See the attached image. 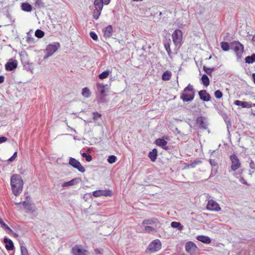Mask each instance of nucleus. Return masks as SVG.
<instances>
[{
  "label": "nucleus",
  "mask_w": 255,
  "mask_h": 255,
  "mask_svg": "<svg viewBox=\"0 0 255 255\" xmlns=\"http://www.w3.org/2000/svg\"><path fill=\"white\" fill-rule=\"evenodd\" d=\"M10 185L13 194L15 196L19 195L23 188V182L20 175L14 174L11 177Z\"/></svg>",
  "instance_id": "nucleus-1"
},
{
  "label": "nucleus",
  "mask_w": 255,
  "mask_h": 255,
  "mask_svg": "<svg viewBox=\"0 0 255 255\" xmlns=\"http://www.w3.org/2000/svg\"><path fill=\"white\" fill-rule=\"evenodd\" d=\"M195 96V91L193 86L190 84L184 88L180 98L183 102H190L193 100Z\"/></svg>",
  "instance_id": "nucleus-2"
},
{
  "label": "nucleus",
  "mask_w": 255,
  "mask_h": 255,
  "mask_svg": "<svg viewBox=\"0 0 255 255\" xmlns=\"http://www.w3.org/2000/svg\"><path fill=\"white\" fill-rule=\"evenodd\" d=\"M231 45L236 52L238 60H239L241 58L244 52L243 45L240 42L235 41L232 42Z\"/></svg>",
  "instance_id": "nucleus-3"
},
{
  "label": "nucleus",
  "mask_w": 255,
  "mask_h": 255,
  "mask_svg": "<svg viewBox=\"0 0 255 255\" xmlns=\"http://www.w3.org/2000/svg\"><path fill=\"white\" fill-rule=\"evenodd\" d=\"M60 47L59 43L57 42L54 44H48L46 48L44 51L46 55L44 56V58L46 59L49 57L51 56L58 49V48Z\"/></svg>",
  "instance_id": "nucleus-4"
},
{
  "label": "nucleus",
  "mask_w": 255,
  "mask_h": 255,
  "mask_svg": "<svg viewBox=\"0 0 255 255\" xmlns=\"http://www.w3.org/2000/svg\"><path fill=\"white\" fill-rule=\"evenodd\" d=\"M230 159L232 162L231 166V170H229V172L231 171H235L239 169L241 165L239 159L236 155L233 154L230 156Z\"/></svg>",
  "instance_id": "nucleus-5"
},
{
  "label": "nucleus",
  "mask_w": 255,
  "mask_h": 255,
  "mask_svg": "<svg viewBox=\"0 0 255 255\" xmlns=\"http://www.w3.org/2000/svg\"><path fill=\"white\" fill-rule=\"evenodd\" d=\"M69 164L82 173H84L85 171V168L81 165L78 160H76L74 158L70 157Z\"/></svg>",
  "instance_id": "nucleus-6"
},
{
  "label": "nucleus",
  "mask_w": 255,
  "mask_h": 255,
  "mask_svg": "<svg viewBox=\"0 0 255 255\" xmlns=\"http://www.w3.org/2000/svg\"><path fill=\"white\" fill-rule=\"evenodd\" d=\"M161 248L160 241L157 239L153 241L149 245L147 250L150 253H154L159 251Z\"/></svg>",
  "instance_id": "nucleus-7"
},
{
  "label": "nucleus",
  "mask_w": 255,
  "mask_h": 255,
  "mask_svg": "<svg viewBox=\"0 0 255 255\" xmlns=\"http://www.w3.org/2000/svg\"><path fill=\"white\" fill-rule=\"evenodd\" d=\"M71 252L73 255H88V251L80 245L73 247L72 248Z\"/></svg>",
  "instance_id": "nucleus-8"
},
{
  "label": "nucleus",
  "mask_w": 255,
  "mask_h": 255,
  "mask_svg": "<svg viewBox=\"0 0 255 255\" xmlns=\"http://www.w3.org/2000/svg\"><path fill=\"white\" fill-rule=\"evenodd\" d=\"M207 209L209 210L215 211H219L221 210L219 205L213 200H210L208 201Z\"/></svg>",
  "instance_id": "nucleus-9"
},
{
  "label": "nucleus",
  "mask_w": 255,
  "mask_h": 255,
  "mask_svg": "<svg viewBox=\"0 0 255 255\" xmlns=\"http://www.w3.org/2000/svg\"><path fill=\"white\" fill-rule=\"evenodd\" d=\"M93 195L95 197H100L101 196H111L112 193L111 190H99L93 192Z\"/></svg>",
  "instance_id": "nucleus-10"
},
{
  "label": "nucleus",
  "mask_w": 255,
  "mask_h": 255,
  "mask_svg": "<svg viewBox=\"0 0 255 255\" xmlns=\"http://www.w3.org/2000/svg\"><path fill=\"white\" fill-rule=\"evenodd\" d=\"M196 122L200 128L205 129L207 128L208 124L205 117L202 116L198 117L197 118Z\"/></svg>",
  "instance_id": "nucleus-11"
},
{
  "label": "nucleus",
  "mask_w": 255,
  "mask_h": 255,
  "mask_svg": "<svg viewBox=\"0 0 255 255\" xmlns=\"http://www.w3.org/2000/svg\"><path fill=\"white\" fill-rule=\"evenodd\" d=\"M17 62L16 60L10 59L5 65V68L7 71H11L16 68Z\"/></svg>",
  "instance_id": "nucleus-12"
},
{
  "label": "nucleus",
  "mask_w": 255,
  "mask_h": 255,
  "mask_svg": "<svg viewBox=\"0 0 255 255\" xmlns=\"http://www.w3.org/2000/svg\"><path fill=\"white\" fill-rule=\"evenodd\" d=\"M182 37V33L180 30H175L172 34V38L174 42L176 44L180 42Z\"/></svg>",
  "instance_id": "nucleus-13"
},
{
  "label": "nucleus",
  "mask_w": 255,
  "mask_h": 255,
  "mask_svg": "<svg viewBox=\"0 0 255 255\" xmlns=\"http://www.w3.org/2000/svg\"><path fill=\"white\" fill-rule=\"evenodd\" d=\"M200 99L204 102H208L211 100L210 94L205 90H201L198 93Z\"/></svg>",
  "instance_id": "nucleus-14"
},
{
  "label": "nucleus",
  "mask_w": 255,
  "mask_h": 255,
  "mask_svg": "<svg viewBox=\"0 0 255 255\" xmlns=\"http://www.w3.org/2000/svg\"><path fill=\"white\" fill-rule=\"evenodd\" d=\"M142 224L144 225H154L155 228L160 227V223L156 218L144 220L142 221Z\"/></svg>",
  "instance_id": "nucleus-15"
},
{
  "label": "nucleus",
  "mask_w": 255,
  "mask_h": 255,
  "mask_svg": "<svg viewBox=\"0 0 255 255\" xmlns=\"http://www.w3.org/2000/svg\"><path fill=\"white\" fill-rule=\"evenodd\" d=\"M3 242L5 243V248L8 251H12L14 249V245L12 241L7 238L3 239Z\"/></svg>",
  "instance_id": "nucleus-16"
},
{
  "label": "nucleus",
  "mask_w": 255,
  "mask_h": 255,
  "mask_svg": "<svg viewBox=\"0 0 255 255\" xmlns=\"http://www.w3.org/2000/svg\"><path fill=\"white\" fill-rule=\"evenodd\" d=\"M196 248V246L192 242H187L185 245L186 251L190 254L194 253Z\"/></svg>",
  "instance_id": "nucleus-17"
},
{
  "label": "nucleus",
  "mask_w": 255,
  "mask_h": 255,
  "mask_svg": "<svg viewBox=\"0 0 255 255\" xmlns=\"http://www.w3.org/2000/svg\"><path fill=\"white\" fill-rule=\"evenodd\" d=\"M24 207L27 210V212L29 213H34L35 212V209L32 206L31 204L27 201H24L22 203Z\"/></svg>",
  "instance_id": "nucleus-18"
},
{
  "label": "nucleus",
  "mask_w": 255,
  "mask_h": 255,
  "mask_svg": "<svg viewBox=\"0 0 255 255\" xmlns=\"http://www.w3.org/2000/svg\"><path fill=\"white\" fill-rule=\"evenodd\" d=\"M196 239L198 241L207 244H209L211 242L210 238L208 236L203 235L198 236Z\"/></svg>",
  "instance_id": "nucleus-19"
},
{
  "label": "nucleus",
  "mask_w": 255,
  "mask_h": 255,
  "mask_svg": "<svg viewBox=\"0 0 255 255\" xmlns=\"http://www.w3.org/2000/svg\"><path fill=\"white\" fill-rule=\"evenodd\" d=\"M113 33V27L111 25L107 26L104 31V35L105 37H110Z\"/></svg>",
  "instance_id": "nucleus-20"
},
{
  "label": "nucleus",
  "mask_w": 255,
  "mask_h": 255,
  "mask_svg": "<svg viewBox=\"0 0 255 255\" xmlns=\"http://www.w3.org/2000/svg\"><path fill=\"white\" fill-rule=\"evenodd\" d=\"M157 150L156 148H154L152 151H150L148 154V157L151 161L154 162L157 158Z\"/></svg>",
  "instance_id": "nucleus-21"
},
{
  "label": "nucleus",
  "mask_w": 255,
  "mask_h": 255,
  "mask_svg": "<svg viewBox=\"0 0 255 255\" xmlns=\"http://www.w3.org/2000/svg\"><path fill=\"white\" fill-rule=\"evenodd\" d=\"M234 104L237 106H241L242 108H250V105L249 102H243L239 100H236L234 102Z\"/></svg>",
  "instance_id": "nucleus-22"
},
{
  "label": "nucleus",
  "mask_w": 255,
  "mask_h": 255,
  "mask_svg": "<svg viewBox=\"0 0 255 255\" xmlns=\"http://www.w3.org/2000/svg\"><path fill=\"white\" fill-rule=\"evenodd\" d=\"M104 1L103 0H95L94 5L95 9L102 10Z\"/></svg>",
  "instance_id": "nucleus-23"
},
{
  "label": "nucleus",
  "mask_w": 255,
  "mask_h": 255,
  "mask_svg": "<svg viewBox=\"0 0 255 255\" xmlns=\"http://www.w3.org/2000/svg\"><path fill=\"white\" fill-rule=\"evenodd\" d=\"M97 89L99 93H100L102 96H105V87L103 84H97Z\"/></svg>",
  "instance_id": "nucleus-24"
},
{
  "label": "nucleus",
  "mask_w": 255,
  "mask_h": 255,
  "mask_svg": "<svg viewBox=\"0 0 255 255\" xmlns=\"http://www.w3.org/2000/svg\"><path fill=\"white\" fill-rule=\"evenodd\" d=\"M202 84L205 87H207L210 84V80L208 76L206 74H203L201 77Z\"/></svg>",
  "instance_id": "nucleus-25"
},
{
  "label": "nucleus",
  "mask_w": 255,
  "mask_h": 255,
  "mask_svg": "<svg viewBox=\"0 0 255 255\" xmlns=\"http://www.w3.org/2000/svg\"><path fill=\"white\" fill-rule=\"evenodd\" d=\"M21 7L22 10L25 11L30 12L32 10V6L31 4L27 2L22 3Z\"/></svg>",
  "instance_id": "nucleus-26"
},
{
  "label": "nucleus",
  "mask_w": 255,
  "mask_h": 255,
  "mask_svg": "<svg viewBox=\"0 0 255 255\" xmlns=\"http://www.w3.org/2000/svg\"><path fill=\"white\" fill-rule=\"evenodd\" d=\"M171 72L169 71H166L162 75V79L163 81H168L171 77Z\"/></svg>",
  "instance_id": "nucleus-27"
},
{
  "label": "nucleus",
  "mask_w": 255,
  "mask_h": 255,
  "mask_svg": "<svg viewBox=\"0 0 255 255\" xmlns=\"http://www.w3.org/2000/svg\"><path fill=\"white\" fill-rule=\"evenodd\" d=\"M255 62V53L253 54L251 56H247L245 58V62L248 64H252Z\"/></svg>",
  "instance_id": "nucleus-28"
},
{
  "label": "nucleus",
  "mask_w": 255,
  "mask_h": 255,
  "mask_svg": "<svg viewBox=\"0 0 255 255\" xmlns=\"http://www.w3.org/2000/svg\"><path fill=\"white\" fill-rule=\"evenodd\" d=\"M167 142L163 138H158L155 140V144L160 147L165 146L167 144Z\"/></svg>",
  "instance_id": "nucleus-29"
},
{
  "label": "nucleus",
  "mask_w": 255,
  "mask_h": 255,
  "mask_svg": "<svg viewBox=\"0 0 255 255\" xmlns=\"http://www.w3.org/2000/svg\"><path fill=\"white\" fill-rule=\"evenodd\" d=\"M111 73V71L107 70L106 71H103L102 73L99 74L98 77L101 80L107 78L109 76V74Z\"/></svg>",
  "instance_id": "nucleus-30"
},
{
  "label": "nucleus",
  "mask_w": 255,
  "mask_h": 255,
  "mask_svg": "<svg viewBox=\"0 0 255 255\" xmlns=\"http://www.w3.org/2000/svg\"><path fill=\"white\" fill-rule=\"evenodd\" d=\"M82 95L85 98H89L91 95V93L87 87H85L82 89Z\"/></svg>",
  "instance_id": "nucleus-31"
},
{
  "label": "nucleus",
  "mask_w": 255,
  "mask_h": 255,
  "mask_svg": "<svg viewBox=\"0 0 255 255\" xmlns=\"http://www.w3.org/2000/svg\"><path fill=\"white\" fill-rule=\"evenodd\" d=\"M171 226L173 228H177L179 230H182L183 226L180 223L177 222H172L171 223Z\"/></svg>",
  "instance_id": "nucleus-32"
},
{
  "label": "nucleus",
  "mask_w": 255,
  "mask_h": 255,
  "mask_svg": "<svg viewBox=\"0 0 255 255\" xmlns=\"http://www.w3.org/2000/svg\"><path fill=\"white\" fill-rule=\"evenodd\" d=\"M34 5L37 8L44 7L45 6V2L42 0H34Z\"/></svg>",
  "instance_id": "nucleus-33"
},
{
  "label": "nucleus",
  "mask_w": 255,
  "mask_h": 255,
  "mask_svg": "<svg viewBox=\"0 0 255 255\" xmlns=\"http://www.w3.org/2000/svg\"><path fill=\"white\" fill-rule=\"evenodd\" d=\"M76 180H77V179L74 178L69 181L64 182V183H63L62 184V187H65L71 186L74 185L75 184Z\"/></svg>",
  "instance_id": "nucleus-34"
},
{
  "label": "nucleus",
  "mask_w": 255,
  "mask_h": 255,
  "mask_svg": "<svg viewBox=\"0 0 255 255\" xmlns=\"http://www.w3.org/2000/svg\"><path fill=\"white\" fill-rule=\"evenodd\" d=\"M102 10H99L98 9H95L93 11V18L95 19H98L101 15V13Z\"/></svg>",
  "instance_id": "nucleus-35"
},
{
  "label": "nucleus",
  "mask_w": 255,
  "mask_h": 255,
  "mask_svg": "<svg viewBox=\"0 0 255 255\" xmlns=\"http://www.w3.org/2000/svg\"><path fill=\"white\" fill-rule=\"evenodd\" d=\"M44 35V32L40 29H37L35 32V36L37 38H41L43 37Z\"/></svg>",
  "instance_id": "nucleus-36"
},
{
  "label": "nucleus",
  "mask_w": 255,
  "mask_h": 255,
  "mask_svg": "<svg viewBox=\"0 0 255 255\" xmlns=\"http://www.w3.org/2000/svg\"><path fill=\"white\" fill-rule=\"evenodd\" d=\"M214 68H208L205 66H203L204 71L210 76H212V73L214 70Z\"/></svg>",
  "instance_id": "nucleus-37"
},
{
  "label": "nucleus",
  "mask_w": 255,
  "mask_h": 255,
  "mask_svg": "<svg viewBox=\"0 0 255 255\" xmlns=\"http://www.w3.org/2000/svg\"><path fill=\"white\" fill-rule=\"evenodd\" d=\"M221 46L222 49L225 51L229 50V44L226 42H222L221 43Z\"/></svg>",
  "instance_id": "nucleus-38"
},
{
  "label": "nucleus",
  "mask_w": 255,
  "mask_h": 255,
  "mask_svg": "<svg viewBox=\"0 0 255 255\" xmlns=\"http://www.w3.org/2000/svg\"><path fill=\"white\" fill-rule=\"evenodd\" d=\"M240 173H234V175L237 177L239 178V181L240 182H241L243 184H244L245 185H248L246 180L244 179V177L242 176H240Z\"/></svg>",
  "instance_id": "nucleus-39"
},
{
  "label": "nucleus",
  "mask_w": 255,
  "mask_h": 255,
  "mask_svg": "<svg viewBox=\"0 0 255 255\" xmlns=\"http://www.w3.org/2000/svg\"><path fill=\"white\" fill-rule=\"evenodd\" d=\"M117 159V158L116 156L114 155H111L108 157L107 161L109 163L113 164L116 161Z\"/></svg>",
  "instance_id": "nucleus-40"
},
{
  "label": "nucleus",
  "mask_w": 255,
  "mask_h": 255,
  "mask_svg": "<svg viewBox=\"0 0 255 255\" xmlns=\"http://www.w3.org/2000/svg\"><path fill=\"white\" fill-rule=\"evenodd\" d=\"M20 251L21 255H29L28 251L25 247L23 246L20 243Z\"/></svg>",
  "instance_id": "nucleus-41"
},
{
  "label": "nucleus",
  "mask_w": 255,
  "mask_h": 255,
  "mask_svg": "<svg viewBox=\"0 0 255 255\" xmlns=\"http://www.w3.org/2000/svg\"><path fill=\"white\" fill-rule=\"evenodd\" d=\"M82 156L83 157L85 158V159L88 162H90L92 160V157L91 155L90 154H88L86 153H85V152L83 153L82 154Z\"/></svg>",
  "instance_id": "nucleus-42"
},
{
  "label": "nucleus",
  "mask_w": 255,
  "mask_h": 255,
  "mask_svg": "<svg viewBox=\"0 0 255 255\" xmlns=\"http://www.w3.org/2000/svg\"><path fill=\"white\" fill-rule=\"evenodd\" d=\"M214 95H215V96L216 98L217 99H220L223 96V94L221 92V91L218 90L217 91H216L214 93Z\"/></svg>",
  "instance_id": "nucleus-43"
},
{
  "label": "nucleus",
  "mask_w": 255,
  "mask_h": 255,
  "mask_svg": "<svg viewBox=\"0 0 255 255\" xmlns=\"http://www.w3.org/2000/svg\"><path fill=\"white\" fill-rule=\"evenodd\" d=\"M101 114L98 113V112H93V119L94 120L96 121L98 119L101 117Z\"/></svg>",
  "instance_id": "nucleus-44"
},
{
  "label": "nucleus",
  "mask_w": 255,
  "mask_h": 255,
  "mask_svg": "<svg viewBox=\"0 0 255 255\" xmlns=\"http://www.w3.org/2000/svg\"><path fill=\"white\" fill-rule=\"evenodd\" d=\"M144 230L148 232H151L155 230V228L149 226H147L144 227Z\"/></svg>",
  "instance_id": "nucleus-45"
},
{
  "label": "nucleus",
  "mask_w": 255,
  "mask_h": 255,
  "mask_svg": "<svg viewBox=\"0 0 255 255\" xmlns=\"http://www.w3.org/2000/svg\"><path fill=\"white\" fill-rule=\"evenodd\" d=\"M90 36L94 40H98V35L95 32L91 31L90 32Z\"/></svg>",
  "instance_id": "nucleus-46"
},
{
  "label": "nucleus",
  "mask_w": 255,
  "mask_h": 255,
  "mask_svg": "<svg viewBox=\"0 0 255 255\" xmlns=\"http://www.w3.org/2000/svg\"><path fill=\"white\" fill-rule=\"evenodd\" d=\"M17 152H15L13 155L10 157L8 159H7V162H11L12 161H13L16 158V156H17Z\"/></svg>",
  "instance_id": "nucleus-47"
},
{
  "label": "nucleus",
  "mask_w": 255,
  "mask_h": 255,
  "mask_svg": "<svg viewBox=\"0 0 255 255\" xmlns=\"http://www.w3.org/2000/svg\"><path fill=\"white\" fill-rule=\"evenodd\" d=\"M28 36L27 37V42L29 43H34V39L33 37H30L28 36V33H27Z\"/></svg>",
  "instance_id": "nucleus-48"
},
{
  "label": "nucleus",
  "mask_w": 255,
  "mask_h": 255,
  "mask_svg": "<svg viewBox=\"0 0 255 255\" xmlns=\"http://www.w3.org/2000/svg\"><path fill=\"white\" fill-rule=\"evenodd\" d=\"M164 47H165V48L166 51L167 52L168 54H169L171 52V50H170L169 44H165L164 45Z\"/></svg>",
  "instance_id": "nucleus-49"
},
{
  "label": "nucleus",
  "mask_w": 255,
  "mask_h": 255,
  "mask_svg": "<svg viewBox=\"0 0 255 255\" xmlns=\"http://www.w3.org/2000/svg\"><path fill=\"white\" fill-rule=\"evenodd\" d=\"M209 162L212 166H216L217 165V162L213 159H210L209 160Z\"/></svg>",
  "instance_id": "nucleus-50"
},
{
  "label": "nucleus",
  "mask_w": 255,
  "mask_h": 255,
  "mask_svg": "<svg viewBox=\"0 0 255 255\" xmlns=\"http://www.w3.org/2000/svg\"><path fill=\"white\" fill-rule=\"evenodd\" d=\"M105 96H103L102 95V96L99 98L98 100V103H104L106 102V100L104 97Z\"/></svg>",
  "instance_id": "nucleus-51"
},
{
  "label": "nucleus",
  "mask_w": 255,
  "mask_h": 255,
  "mask_svg": "<svg viewBox=\"0 0 255 255\" xmlns=\"http://www.w3.org/2000/svg\"><path fill=\"white\" fill-rule=\"evenodd\" d=\"M7 140V138L5 136L0 137V144L3 143Z\"/></svg>",
  "instance_id": "nucleus-52"
},
{
  "label": "nucleus",
  "mask_w": 255,
  "mask_h": 255,
  "mask_svg": "<svg viewBox=\"0 0 255 255\" xmlns=\"http://www.w3.org/2000/svg\"><path fill=\"white\" fill-rule=\"evenodd\" d=\"M250 167L252 169H255V163L254 161L251 160V161L250 163Z\"/></svg>",
  "instance_id": "nucleus-53"
},
{
  "label": "nucleus",
  "mask_w": 255,
  "mask_h": 255,
  "mask_svg": "<svg viewBox=\"0 0 255 255\" xmlns=\"http://www.w3.org/2000/svg\"><path fill=\"white\" fill-rule=\"evenodd\" d=\"M4 81V76L0 75V84L2 83Z\"/></svg>",
  "instance_id": "nucleus-54"
},
{
  "label": "nucleus",
  "mask_w": 255,
  "mask_h": 255,
  "mask_svg": "<svg viewBox=\"0 0 255 255\" xmlns=\"http://www.w3.org/2000/svg\"><path fill=\"white\" fill-rule=\"evenodd\" d=\"M162 148L166 150H168L170 149V147L168 146H167L166 145L165 146H163Z\"/></svg>",
  "instance_id": "nucleus-55"
},
{
  "label": "nucleus",
  "mask_w": 255,
  "mask_h": 255,
  "mask_svg": "<svg viewBox=\"0 0 255 255\" xmlns=\"http://www.w3.org/2000/svg\"><path fill=\"white\" fill-rule=\"evenodd\" d=\"M103 1H104V4L105 5H107L110 2L111 0H103Z\"/></svg>",
  "instance_id": "nucleus-56"
},
{
  "label": "nucleus",
  "mask_w": 255,
  "mask_h": 255,
  "mask_svg": "<svg viewBox=\"0 0 255 255\" xmlns=\"http://www.w3.org/2000/svg\"><path fill=\"white\" fill-rule=\"evenodd\" d=\"M252 77L253 79V81H254V83H255V73H253L252 74Z\"/></svg>",
  "instance_id": "nucleus-57"
},
{
  "label": "nucleus",
  "mask_w": 255,
  "mask_h": 255,
  "mask_svg": "<svg viewBox=\"0 0 255 255\" xmlns=\"http://www.w3.org/2000/svg\"><path fill=\"white\" fill-rule=\"evenodd\" d=\"M249 105H250V108L253 107H255V104H253L249 102Z\"/></svg>",
  "instance_id": "nucleus-58"
},
{
  "label": "nucleus",
  "mask_w": 255,
  "mask_h": 255,
  "mask_svg": "<svg viewBox=\"0 0 255 255\" xmlns=\"http://www.w3.org/2000/svg\"><path fill=\"white\" fill-rule=\"evenodd\" d=\"M253 173H255V169H253V171L251 172L249 174L252 176Z\"/></svg>",
  "instance_id": "nucleus-59"
},
{
  "label": "nucleus",
  "mask_w": 255,
  "mask_h": 255,
  "mask_svg": "<svg viewBox=\"0 0 255 255\" xmlns=\"http://www.w3.org/2000/svg\"><path fill=\"white\" fill-rule=\"evenodd\" d=\"M252 40L254 41H255V35L253 37Z\"/></svg>",
  "instance_id": "nucleus-60"
},
{
  "label": "nucleus",
  "mask_w": 255,
  "mask_h": 255,
  "mask_svg": "<svg viewBox=\"0 0 255 255\" xmlns=\"http://www.w3.org/2000/svg\"><path fill=\"white\" fill-rule=\"evenodd\" d=\"M159 15H162V12H160V13H159Z\"/></svg>",
  "instance_id": "nucleus-61"
},
{
  "label": "nucleus",
  "mask_w": 255,
  "mask_h": 255,
  "mask_svg": "<svg viewBox=\"0 0 255 255\" xmlns=\"http://www.w3.org/2000/svg\"><path fill=\"white\" fill-rule=\"evenodd\" d=\"M20 203H16V204H19Z\"/></svg>",
  "instance_id": "nucleus-62"
},
{
  "label": "nucleus",
  "mask_w": 255,
  "mask_h": 255,
  "mask_svg": "<svg viewBox=\"0 0 255 255\" xmlns=\"http://www.w3.org/2000/svg\"><path fill=\"white\" fill-rule=\"evenodd\" d=\"M177 132H178V133H180V131H178V130H177Z\"/></svg>",
  "instance_id": "nucleus-63"
},
{
  "label": "nucleus",
  "mask_w": 255,
  "mask_h": 255,
  "mask_svg": "<svg viewBox=\"0 0 255 255\" xmlns=\"http://www.w3.org/2000/svg\"><path fill=\"white\" fill-rule=\"evenodd\" d=\"M177 132H178V133H180V131H178V130H177Z\"/></svg>",
  "instance_id": "nucleus-64"
}]
</instances>
